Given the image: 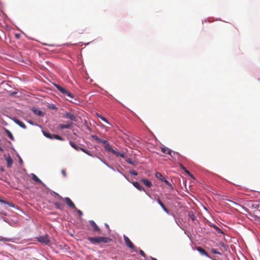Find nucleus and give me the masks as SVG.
Masks as SVG:
<instances>
[{
    "label": "nucleus",
    "mask_w": 260,
    "mask_h": 260,
    "mask_svg": "<svg viewBox=\"0 0 260 260\" xmlns=\"http://www.w3.org/2000/svg\"><path fill=\"white\" fill-rule=\"evenodd\" d=\"M0 202L2 203H6V204H8V203L7 202H5V201H3V200H0Z\"/></svg>",
    "instance_id": "obj_41"
},
{
    "label": "nucleus",
    "mask_w": 260,
    "mask_h": 260,
    "mask_svg": "<svg viewBox=\"0 0 260 260\" xmlns=\"http://www.w3.org/2000/svg\"><path fill=\"white\" fill-rule=\"evenodd\" d=\"M105 165H106L107 166H108V165L107 163H105Z\"/></svg>",
    "instance_id": "obj_49"
},
{
    "label": "nucleus",
    "mask_w": 260,
    "mask_h": 260,
    "mask_svg": "<svg viewBox=\"0 0 260 260\" xmlns=\"http://www.w3.org/2000/svg\"><path fill=\"white\" fill-rule=\"evenodd\" d=\"M100 141H99V143H103L104 144V145H106V144H107L109 143V142L107 140H105L100 139Z\"/></svg>",
    "instance_id": "obj_35"
},
{
    "label": "nucleus",
    "mask_w": 260,
    "mask_h": 260,
    "mask_svg": "<svg viewBox=\"0 0 260 260\" xmlns=\"http://www.w3.org/2000/svg\"><path fill=\"white\" fill-rule=\"evenodd\" d=\"M53 193H54L55 196H57V197H58V198H59V199H63V198H62V197H61L60 195H59L57 193H56V192H54V191H53Z\"/></svg>",
    "instance_id": "obj_40"
},
{
    "label": "nucleus",
    "mask_w": 260,
    "mask_h": 260,
    "mask_svg": "<svg viewBox=\"0 0 260 260\" xmlns=\"http://www.w3.org/2000/svg\"><path fill=\"white\" fill-rule=\"evenodd\" d=\"M19 161H20V163H22L23 162L22 160V159L21 158H20Z\"/></svg>",
    "instance_id": "obj_44"
},
{
    "label": "nucleus",
    "mask_w": 260,
    "mask_h": 260,
    "mask_svg": "<svg viewBox=\"0 0 260 260\" xmlns=\"http://www.w3.org/2000/svg\"><path fill=\"white\" fill-rule=\"evenodd\" d=\"M188 216L191 218V219L192 221H193L195 219V216L192 212H189L188 213Z\"/></svg>",
    "instance_id": "obj_30"
},
{
    "label": "nucleus",
    "mask_w": 260,
    "mask_h": 260,
    "mask_svg": "<svg viewBox=\"0 0 260 260\" xmlns=\"http://www.w3.org/2000/svg\"><path fill=\"white\" fill-rule=\"evenodd\" d=\"M6 133H7L8 136L9 137V138L10 139H11L12 140H14V138L13 137L12 134L9 130H6Z\"/></svg>",
    "instance_id": "obj_28"
},
{
    "label": "nucleus",
    "mask_w": 260,
    "mask_h": 260,
    "mask_svg": "<svg viewBox=\"0 0 260 260\" xmlns=\"http://www.w3.org/2000/svg\"><path fill=\"white\" fill-rule=\"evenodd\" d=\"M44 135L47 138L50 139H53V135L49 133L43 131Z\"/></svg>",
    "instance_id": "obj_24"
},
{
    "label": "nucleus",
    "mask_w": 260,
    "mask_h": 260,
    "mask_svg": "<svg viewBox=\"0 0 260 260\" xmlns=\"http://www.w3.org/2000/svg\"><path fill=\"white\" fill-rule=\"evenodd\" d=\"M64 200L66 201L67 204L69 206L70 208L76 209V207L74 203L72 201V200L69 198L66 197L64 199Z\"/></svg>",
    "instance_id": "obj_6"
},
{
    "label": "nucleus",
    "mask_w": 260,
    "mask_h": 260,
    "mask_svg": "<svg viewBox=\"0 0 260 260\" xmlns=\"http://www.w3.org/2000/svg\"><path fill=\"white\" fill-rule=\"evenodd\" d=\"M161 150L164 153L171 155L172 151L168 148L164 146L161 148Z\"/></svg>",
    "instance_id": "obj_14"
},
{
    "label": "nucleus",
    "mask_w": 260,
    "mask_h": 260,
    "mask_svg": "<svg viewBox=\"0 0 260 260\" xmlns=\"http://www.w3.org/2000/svg\"><path fill=\"white\" fill-rule=\"evenodd\" d=\"M105 226L108 228H109V226L107 223L105 224Z\"/></svg>",
    "instance_id": "obj_46"
},
{
    "label": "nucleus",
    "mask_w": 260,
    "mask_h": 260,
    "mask_svg": "<svg viewBox=\"0 0 260 260\" xmlns=\"http://www.w3.org/2000/svg\"><path fill=\"white\" fill-rule=\"evenodd\" d=\"M32 179L37 183L42 184L44 183L34 173L31 174Z\"/></svg>",
    "instance_id": "obj_10"
},
{
    "label": "nucleus",
    "mask_w": 260,
    "mask_h": 260,
    "mask_svg": "<svg viewBox=\"0 0 260 260\" xmlns=\"http://www.w3.org/2000/svg\"><path fill=\"white\" fill-rule=\"evenodd\" d=\"M141 181L145 184L146 186L150 187L152 185L151 182L149 181L148 179H143L141 180Z\"/></svg>",
    "instance_id": "obj_18"
},
{
    "label": "nucleus",
    "mask_w": 260,
    "mask_h": 260,
    "mask_svg": "<svg viewBox=\"0 0 260 260\" xmlns=\"http://www.w3.org/2000/svg\"><path fill=\"white\" fill-rule=\"evenodd\" d=\"M73 125V123L72 122H69L67 124H59V128L61 129H64V128H70Z\"/></svg>",
    "instance_id": "obj_12"
},
{
    "label": "nucleus",
    "mask_w": 260,
    "mask_h": 260,
    "mask_svg": "<svg viewBox=\"0 0 260 260\" xmlns=\"http://www.w3.org/2000/svg\"><path fill=\"white\" fill-rule=\"evenodd\" d=\"M133 184L139 190L142 191L144 190V188L140 185V184L138 182H133Z\"/></svg>",
    "instance_id": "obj_19"
},
{
    "label": "nucleus",
    "mask_w": 260,
    "mask_h": 260,
    "mask_svg": "<svg viewBox=\"0 0 260 260\" xmlns=\"http://www.w3.org/2000/svg\"><path fill=\"white\" fill-rule=\"evenodd\" d=\"M92 138H93V139H94V140H95L98 143L99 142V141H100V139L96 135H92L91 136Z\"/></svg>",
    "instance_id": "obj_31"
},
{
    "label": "nucleus",
    "mask_w": 260,
    "mask_h": 260,
    "mask_svg": "<svg viewBox=\"0 0 260 260\" xmlns=\"http://www.w3.org/2000/svg\"><path fill=\"white\" fill-rule=\"evenodd\" d=\"M96 115L97 116L100 118L101 119H102L103 121H104V122H105L106 123H109V121H108V120L105 118L103 116H102L101 114H98L97 113L96 114Z\"/></svg>",
    "instance_id": "obj_25"
},
{
    "label": "nucleus",
    "mask_w": 260,
    "mask_h": 260,
    "mask_svg": "<svg viewBox=\"0 0 260 260\" xmlns=\"http://www.w3.org/2000/svg\"><path fill=\"white\" fill-rule=\"evenodd\" d=\"M126 161L127 163L129 164L134 165V161H133L131 158H127Z\"/></svg>",
    "instance_id": "obj_36"
},
{
    "label": "nucleus",
    "mask_w": 260,
    "mask_h": 260,
    "mask_svg": "<svg viewBox=\"0 0 260 260\" xmlns=\"http://www.w3.org/2000/svg\"><path fill=\"white\" fill-rule=\"evenodd\" d=\"M196 249L201 253V254L204 255L207 257H209L208 253L201 247H197Z\"/></svg>",
    "instance_id": "obj_9"
},
{
    "label": "nucleus",
    "mask_w": 260,
    "mask_h": 260,
    "mask_svg": "<svg viewBox=\"0 0 260 260\" xmlns=\"http://www.w3.org/2000/svg\"><path fill=\"white\" fill-rule=\"evenodd\" d=\"M214 228L215 229V230H216L217 232L218 233H223V232L221 230H220L218 227H217V226L216 225H214Z\"/></svg>",
    "instance_id": "obj_33"
},
{
    "label": "nucleus",
    "mask_w": 260,
    "mask_h": 260,
    "mask_svg": "<svg viewBox=\"0 0 260 260\" xmlns=\"http://www.w3.org/2000/svg\"><path fill=\"white\" fill-rule=\"evenodd\" d=\"M180 168L182 169L187 174H188L191 178H193L192 174L184 167L182 164H179Z\"/></svg>",
    "instance_id": "obj_20"
},
{
    "label": "nucleus",
    "mask_w": 260,
    "mask_h": 260,
    "mask_svg": "<svg viewBox=\"0 0 260 260\" xmlns=\"http://www.w3.org/2000/svg\"><path fill=\"white\" fill-rule=\"evenodd\" d=\"M54 205L56 208L58 209H61L63 208V204H60L59 202H56L54 203Z\"/></svg>",
    "instance_id": "obj_23"
},
{
    "label": "nucleus",
    "mask_w": 260,
    "mask_h": 260,
    "mask_svg": "<svg viewBox=\"0 0 260 260\" xmlns=\"http://www.w3.org/2000/svg\"><path fill=\"white\" fill-rule=\"evenodd\" d=\"M55 86L60 92H61L63 94H64L67 91V90L65 88H63L62 87L60 86L58 84H55Z\"/></svg>",
    "instance_id": "obj_17"
},
{
    "label": "nucleus",
    "mask_w": 260,
    "mask_h": 260,
    "mask_svg": "<svg viewBox=\"0 0 260 260\" xmlns=\"http://www.w3.org/2000/svg\"><path fill=\"white\" fill-rule=\"evenodd\" d=\"M87 240L93 244H96L99 243H107L112 241L110 238L105 237H87Z\"/></svg>",
    "instance_id": "obj_1"
},
{
    "label": "nucleus",
    "mask_w": 260,
    "mask_h": 260,
    "mask_svg": "<svg viewBox=\"0 0 260 260\" xmlns=\"http://www.w3.org/2000/svg\"><path fill=\"white\" fill-rule=\"evenodd\" d=\"M139 253L143 257H144V258L146 257V254L145 253V252L142 250H140L139 251Z\"/></svg>",
    "instance_id": "obj_34"
},
{
    "label": "nucleus",
    "mask_w": 260,
    "mask_h": 260,
    "mask_svg": "<svg viewBox=\"0 0 260 260\" xmlns=\"http://www.w3.org/2000/svg\"><path fill=\"white\" fill-rule=\"evenodd\" d=\"M157 203L159 204V205L161 207L163 210L166 212L167 213H169V210L167 209V208L165 207L164 204L162 203V202L160 201L159 199H158L157 200Z\"/></svg>",
    "instance_id": "obj_15"
},
{
    "label": "nucleus",
    "mask_w": 260,
    "mask_h": 260,
    "mask_svg": "<svg viewBox=\"0 0 260 260\" xmlns=\"http://www.w3.org/2000/svg\"><path fill=\"white\" fill-rule=\"evenodd\" d=\"M6 160L7 162V167L8 168H11L13 163V160L12 157L10 156L6 157Z\"/></svg>",
    "instance_id": "obj_13"
},
{
    "label": "nucleus",
    "mask_w": 260,
    "mask_h": 260,
    "mask_svg": "<svg viewBox=\"0 0 260 260\" xmlns=\"http://www.w3.org/2000/svg\"><path fill=\"white\" fill-rule=\"evenodd\" d=\"M113 154H115L117 156H120L122 158H124L125 157V154L123 152H116L115 151V153H113Z\"/></svg>",
    "instance_id": "obj_22"
},
{
    "label": "nucleus",
    "mask_w": 260,
    "mask_h": 260,
    "mask_svg": "<svg viewBox=\"0 0 260 260\" xmlns=\"http://www.w3.org/2000/svg\"><path fill=\"white\" fill-rule=\"evenodd\" d=\"M105 165H106L107 166H108V165L107 163H105Z\"/></svg>",
    "instance_id": "obj_47"
},
{
    "label": "nucleus",
    "mask_w": 260,
    "mask_h": 260,
    "mask_svg": "<svg viewBox=\"0 0 260 260\" xmlns=\"http://www.w3.org/2000/svg\"><path fill=\"white\" fill-rule=\"evenodd\" d=\"M105 165H106L107 166H108V165L107 163H105Z\"/></svg>",
    "instance_id": "obj_50"
},
{
    "label": "nucleus",
    "mask_w": 260,
    "mask_h": 260,
    "mask_svg": "<svg viewBox=\"0 0 260 260\" xmlns=\"http://www.w3.org/2000/svg\"><path fill=\"white\" fill-rule=\"evenodd\" d=\"M70 145L74 148L77 151H79V150H81V148H82V147H79L76 143L75 142H72V141H70Z\"/></svg>",
    "instance_id": "obj_16"
},
{
    "label": "nucleus",
    "mask_w": 260,
    "mask_h": 260,
    "mask_svg": "<svg viewBox=\"0 0 260 260\" xmlns=\"http://www.w3.org/2000/svg\"><path fill=\"white\" fill-rule=\"evenodd\" d=\"M129 173H130V174H131L132 175H135V176H136V175H137V174H137V172H136V171H134V170H131V171H130Z\"/></svg>",
    "instance_id": "obj_37"
},
{
    "label": "nucleus",
    "mask_w": 260,
    "mask_h": 260,
    "mask_svg": "<svg viewBox=\"0 0 260 260\" xmlns=\"http://www.w3.org/2000/svg\"><path fill=\"white\" fill-rule=\"evenodd\" d=\"M64 95L68 96V97H69L70 98H71V99L74 98V95L72 93H71L70 92L68 91V90H67L66 92L65 93V94Z\"/></svg>",
    "instance_id": "obj_27"
},
{
    "label": "nucleus",
    "mask_w": 260,
    "mask_h": 260,
    "mask_svg": "<svg viewBox=\"0 0 260 260\" xmlns=\"http://www.w3.org/2000/svg\"><path fill=\"white\" fill-rule=\"evenodd\" d=\"M221 245H222V246H223V245H224L223 243H222Z\"/></svg>",
    "instance_id": "obj_51"
},
{
    "label": "nucleus",
    "mask_w": 260,
    "mask_h": 260,
    "mask_svg": "<svg viewBox=\"0 0 260 260\" xmlns=\"http://www.w3.org/2000/svg\"><path fill=\"white\" fill-rule=\"evenodd\" d=\"M77 210V212H78V213L79 214V216H82V215H83V213L80 210H79V209H76Z\"/></svg>",
    "instance_id": "obj_38"
},
{
    "label": "nucleus",
    "mask_w": 260,
    "mask_h": 260,
    "mask_svg": "<svg viewBox=\"0 0 260 260\" xmlns=\"http://www.w3.org/2000/svg\"><path fill=\"white\" fill-rule=\"evenodd\" d=\"M64 116L71 120L77 121L76 116L72 113L66 112L64 113Z\"/></svg>",
    "instance_id": "obj_8"
},
{
    "label": "nucleus",
    "mask_w": 260,
    "mask_h": 260,
    "mask_svg": "<svg viewBox=\"0 0 260 260\" xmlns=\"http://www.w3.org/2000/svg\"><path fill=\"white\" fill-rule=\"evenodd\" d=\"M37 240L39 242L45 244H48L50 243L49 237L46 235L38 237Z\"/></svg>",
    "instance_id": "obj_3"
},
{
    "label": "nucleus",
    "mask_w": 260,
    "mask_h": 260,
    "mask_svg": "<svg viewBox=\"0 0 260 260\" xmlns=\"http://www.w3.org/2000/svg\"><path fill=\"white\" fill-rule=\"evenodd\" d=\"M3 149L0 146V151H3Z\"/></svg>",
    "instance_id": "obj_43"
},
{
    "label": "nucleus",
    "mask_w": 260,
    "mask_h": 260,
    "mask_svg": "<svg viewBox=\"0 0 260 260\" xmlns=\"http://www.w3.org/2000/svg\"><path fill=\"white\" fill-rule=\"evenodd\" d=\"M105 165H106L107 166H108V165L107 163H105Z\"/></svg>",
    "instance_id": "obj_48"
},
{
    "label": "nucleus",
    "mask_w": 260,
    "mask_h": 260,
    "mask_svg": "<svg viewBox=\"0 0 260 260\" xmlns=\"http://www.w3.org/2000/svg\"><path fill=\"white\" fill-rule=\"evenodd\" d=\"M61 174H62L63 176L64 177H66L67 175H66V172L64 170H61Z\"/></svg>",
    "instance_id": "obj_39"
},
{
    "label": "nucleus",
    "mask_w": 260,
    "mask_h": 260,
    "mask_svg": "<svg viewBox=\"0 0 260 260\" xmlns=\"http://www.w3.org/2000/svg\"><path fill=\"white\" fill-rule=\"evenodd\" d=\"M123 238L126 246L128 247L129 248L135 250V247L133 243L131 242L130 239L125 235L123 236Z\"/></svg>",
    "instance_id": "obj_4"
},
{
    "label": "nucleus",
    "mask_w": 260,
    "mask_h": 260,
    "mask_svg": "<svg viewBox=\"0 0 260 260\" xmlns=\"http://www.w3.org/2000/svg\"><path fill=\"white\" fill-rule=\"evenodd\" d=\"M31 111L33 112V113L35 114H36L38 116H43L45 114V113L43 112H42V111H41L40 109L35 108V107H33L31 109Z\"/></svg>",
    "instance_id": "obj_7"
},
{
    "label": "nucleus",
    "mask_w": 260,
    "mask_h": 260,
    "mask_svg": "<svg viewBox=\"0 0 260 260\" xmlns=\"http://www.w3.org/2000/svg\"><path fill=\"white\" fill-rule=\"evenodd\" d=\"M15 122L22 128H26V125H25V124L23 122L20 121L19 120L16 119L15 120Z\"/></svg>",
    "instance_id": "obj_21"
},
{
    "label": "nucleus",
    "mask_w": 260,
    "mask_h": 260,
    "mask_svg": "<svg viewBox=\"0 0 260 260\" xmlns=\"http://www.w3.org/2000/svg\"><path fill=\"white\" fill-rule=\"evenodd\" d=\"M104 148L105 150L108 152H111L112 153H115V150L110 145L109 143L106 144V145H104Z\"/></svg>",
    "instance_id": "obj_11"
},
{
    "label": "nucleus",
    "mask_w": 260,
    "mask_h": 260,
    "mask_svg": "<svg viewBox=\"0 0 260 260\" xmlns=\"http://www.w3.org/2000/svg\"><path fill=\"white\" fill-rule=\"evenodd\" d=\"M68 101H69L71 102H73V101L71 100H70L69 99H67Z\"/></svg>",
    "instance_id": "obj_45"
},
{
    "label": "nucleus",
    "mask_w": 260,
    "mask_h": 260,
    "mask_svg": "<svg viewBox=\"0 0 260 260\" xmlns=\"http://www.w3.org/2000/svg\"><path fill=\"white\" fill-rule=\"evenodd\" d=\"M151 258L152 260H157L156 258L153 257H151Z\"/></svg>",
    "instance_id": "obj_42"
},
{
    "label": "nucleus",
    "mask_w": 260,
    "mask_h": 260,
    "mask_svg": "<svg viewBox=\"0 0 260 260\" xmlns=\"http://www.w3.org/2000/svg\"><path fill=\"white\" fill-rule=\"evenodd\" d=\"M89 223L91 226L92 228L93 231L94 232H98L99 234L101 233V230L100 229V228H99V227L97 225V224L93 220H89Z\"/></svg>",
    "instance_id": "obj_5"
},
{
    "label": "nucleus",
    "mask_w": 260,
    "mask_h": 260,
    "mask_svg": "<svg viewBox=\"0 0 260 260\" xmlns=\"http://www.w3.org/2000/svg\"><path fill=\"white\" fill-rule=\"evenodd\" d=\"M155 177L159 179V180H160L161 181L165 182V183L166 184H167L168 186H169L171 188H173V186L172 185V184L168 181L165 178H164L162 175H161V173H159V172H156L155 173Z\"/></svg>",
    "instance_id": "obj_2"
},
{
    "label": "nucleus",
    "mask_w": 260,
    "mask_h": 260,
    "mask_svg": "<svg viewBox=\"0 0 260 260\" xmlns=\"http://www.w3.org/2000/svg\"><path fill=\"white\" fill-rule=\"evenodd\" d=\"M81 150L82 151H83V152L85 153L86 154H87V155H88L89 156H93V155L90 153V152L84 148H81Z\"/></svg>",
    "instance_id": "obj_29"
},
{
    "label": "nucleus",
    "mask_w": 260,
    "mask_h": 260,
    "mask_svg": "<svg viewBox=\"0 0 260 260\" xmlns=\"http://www.w3.org/2000/svg\"><path fill=\"white\" fill-rule=\"evenodd\" d=\"M211 251L212 253L214 254H221L220 252H218L216 249L214 248L211 249Z\"/></svg>",
    "instance_id": "obj_32"
},
{
    "label": "nucleus",
    "mask_w": 260,
    "mask_h": 260,
    "mask_svg": "<svg viewBox=\"0 0 260 260\" xmlns=\"http://www.w3.org/2000/svg\"><path fill=\"white\" fill-rule=\"evenodd\" d=\"M53 139H55L60 140V141L63 140V139L61 137H60L59 135H55V134H53Z\"/></svg>",
    "instance_id": "obj_26"
}]
</instances>
